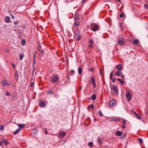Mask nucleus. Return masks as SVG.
Segmentation results:
<instances>
[{
	"instance_id": "09e8293b",
	"label": "nucleus",
	"mask_w": 148,
	"mask_h": 148,
	"mask_svg": "<svg viewBox=\"0 0 148 148\" xmlns=\"http://www.w3.org/2000/svg\"><path fill=\"white\" fill-rule=\"evenodd\" d=\"M144 6L145 8H148V5H147V4H144Z\"/></svg>"
},
{
	"instance_id": "79ce46f5",
	"label": "nucleus",
	"mask_w": 148,
	"mask_h": 148,
	"mask_svg": "<svg viewBox=\"0 0 148 148\" xmlns=\"http://www.w3.org/2000/svg\"><path fill=\"white\" fill-rule=\"evenodd\" d=\"M116 78H112L111 79L112 80V81L113 83H114L116 82Z\"/></svg>"
},
{
	"instance_id": "774afa93",
	"label": "nucleus",
	"mask_w": 148,
	"mask_h": 148,
	"mask_svg": "<svg viewBox=\"0 0 148 148\" xmlns=\"http://www.w3.org/2000/svg\"><path fill=\"white\" fill-rule=\"evenodd\" d=\"M123 8V6H122L121 7V8Z\"/></svg>"
},
{
	"instance_id": "338daca9",
	"label": "nucleus",
	"mask_w": 148,
	"mask_h": 148,
	"mask_svg": "<svg viewBox=\"0 0 148 148\" xmlns=\"http://www.w3.org/2000/svg\"><path fill=\"white\" fill-rule=\"evenodd\" d=\"M1 142L0 141V146L1 145Z\"/></svg>"
},
{
	"instance_id": "e2e57ef3",
	"label": "nucleus",
	"mask_w": 148,
	"mask_h": 148,
	"mask_svg": "<svg viewBox=\"0 0 148 148\" xmlns=\"http://www.w3.org/2000/svg\"><path fill=\"white\" fill-rule=\"evenodd\" d=\"M79 89L80 90H81L82 89V87L81 86L79 87Z\"/></svg>"
},
{
	"instance_id": "b1692460",
	"label": "nucleus",
	"mask_w": 148,
	"mask_h": 148,
	"mask_svg": "<svg viewBox=\"0 0 148 148\" xmlns=\"http://www.w3.org/2000/svg\"><path fill=\"white\" fill-rule=\"evenodd\" d=\"M18 126L21 129V128H23L25 127V125L23 124H19L18 125Z\"/></svg>"
},
{
	"instance_id": "ddd939ff",
	"label": "nucleus",
	"mask_w": 148,
	"mask_h": 148,
	"mask_svg": "<svg viewBox=\"0 0 148 148\" xmlns=\"http://www.w3.org/2000/svg\"><path fill=\"white\" fill-rule=\"evenodd\" d=\"M122 74V72L120 71H116L114 73V75L115 76H119L120 75Z\"/></svg>"
},
{
	"instance_id": "a211bd4d",
	"label": "nucleus",
	"mask_w": 148,
	"mask_h": 148,
	"mask_svg": "<svg viewBox=\"0 0 148 148\" xmlns=\"http://www.w3.org/2000/svg\"><path fill=\"white\" fill-rule=\"evenodd\" d=\"M123 133L120 131H118L116 132V135L118 136H120L123 134Z\"/></svg>"
},
{
	"instance_id": "37998d69",
	"label": "nucleus",
	"mask_w": 148,
	"mask_h": 148,
	"mask_svg": "<svg viewBox=\"0 0 148 148\" xmlns=\"http://www.w3.org/2000/svg\"><path fill=\"white\" fill-rule=\"evenodd\" d=\"M18 21H14V24L15 25H18Z\"/></svg>"
},
{
	"instance_id": "58836bf2",
	"label": "nucleus",
	"mask_w": 148,
	"mask_h": 148,
	"mask_svg": "<svg viewBox=\"0 0 148 148\" xmlns=\"http://www.w3.org/2000/svg\"><path fill=\"white\" fill-rule=\"evenodd\" d=\"M79 23L78 22H77L76 23H75L74 25L75 26H79Z\"/></svg>"
},
{
	"instance_id": "72a5a7b5",
	"label": "nucleus",
	"mask_w": 148,
	"mask_h": 148,
	"mask_svg": "<svg viewBox=\"0 0 148 148\" xmlns=\"http://www.w3.org/2000/svg\"><path fill=\"white\" fill-rule=\"evenodd\" d=\"M22 45H24L25 44V41L24 39L22 40Z\"/></svg>"
},
{
	"instance_id": "412c9836",
	"label": "nucleus",
	"mask_w": 148,
	"mask_h": 148,
	"mask_svg": "<svg viewBox=\"0 0 148 148\" xmlns=\"http://www.w3.org/2000/svg\"><path fill=\"white\" fill-rule=\"evenodd\" d=\"M2 141L3 143H5L6 145H8L9 144V142L5 139H3Z\"/></svg>"
},
{
	"instance_id": "dca6fc26",
	"label": "nucleus",
	"mask_w": 148,
	"mask_h": 148,
	"mask_svg": "<svg viewBox=\"0 0 148 148\" xmlns=\"http://www.w3.org/2000/svg\"><path fill=\"white\" fill-rule=\"evenodd\" d=\"M15 79L16 81H17L18 79V72L16 71H15Z\"/></svg>"
},
{
	"instance_id": "f8f14e48",
	"label": "nucleus",
	"mask_w": 148,
	"mask_h": 148,
	"mask_svg": "<svg viewBox=\"0 0 148 148\" xmlns=\"http://www.w3.org/2000/svg\"><path fill=\"white\" fill-rule=\"evenodd\" d=\"M74 33L75 34V38H76L77 36L80 35V31L77 29L75 31Z\"/></svg>"
},
{
	"instance_id": "c9c22d12",
	"label": "nucleus",
	"mask_w": 148,
	"mask_h": 148,
	"mask_svg": "<svg viewBox=\"0 0 148 148\" xmlns=\"http://www.w3.org/2000/svg\"><path fill=\"white\" fill-rule=\"evenodd\" d=\"M120 121V119H113L111 120V121Z\"/></svg>"
},
{
	"instance_id": "393cba45",
	"label": "nucleus",
	"mask_w": 148,
	"mask_h": 148,
	"mask_svg": "<svg viewBox=\"0 0 148 148\" xmlns=\"http://www.w3.org/2000/svg\"><path fill=\"white\" fill-rule=\"evenodd\" d=\"M117 79L119 81L122 85H123L124 84V82L123 80H122L120 78H118Z\"/></svg>"
},
{
	"instance_id": "6e6d98bb",
	"label": "nucleus",
	"mask_w": 148,
	"mask_h": 148,
	"mask_svg": "<svg viewBox=\"0 0 148 148\" xmlns=\"http://www.w3.org/2000/svg\"><path fill=\"white\" fill-rule=\"evenodd\" d=\"M12 64L13 67L14 68H15V65H14V64H13V63H12Z\"/></svg>"
},
{
	"instance_id": "4be33fe9",
	"label": "nucleus",
	"mask_w": 148,
	"mask_h": 148,
	"mask_svg": "<svg viewBox=\"0 0 148 148\" xmlns=\"http://www.w3.org/2000/svg\"><path fill=\"white\" fill-rule=\"evenodd\" d=\"M133 43L134 44L136 45L139 43V41L138 39H136L134 40Z\"/></svg>"
},
{
	"instance_id": "cd10ccee",
	"label": "nucleus",
	"mask_w": 148,
	"mask_h": 148,
	"mask_svg": "<svg viewBox=\"0 0 148 148\" xmlns=\"http://www.w3.org/2000/svg\"><path fill=\"white\" fill-rule=\"evenodd\" d=\"M98 142L99 144H100L101 143L102 140V139L101 138H100L99 137H98Z\"/></svg>"
},
{
	"instance_id": "423d86ee",
	"label": "nucleus",
	"mask_w": 148,
	"mask_h": 148,
	"mask_svg": "<svg viewBox=\"0 0 148 148\" xmlns=\"http://www.w3.org/2000/svg\"><path fill=\"white\" fill-rule=\"evenodd\" d=\"M126 92H127L126 94V98L128 99L129 101H130L132 98V95H130L129 91L127 90Z\"/></svg>"
},
{
	"instance_id": "a878e982",
	"label": "nucleus",
	"mask_w": 148,
	"mask_h": 148,
	"mask_svg": "<svg viewBox=\"0 0 148 148\" xmlns=\"http://www.w3.org/2000/svg\"><path fill=\"white\" fill-rule=\"evenodd\" d=\"M20 59V60H22L24 56V55L22 54H20L19 55Z\"/></svg>"
},
{
	"instance_id": "aec40b11",
	"label": "nucleus",
	"mask_w": 148,
	"mask_h": 148,
	"mask_svg": "<svg viewBox=\"0 0 148 148\" xmlns=\"http://www.w3.org/2000/svg\"><path fill=\"white\" fill-rule=\"evenodd\" d=\"M10 17L9 16H6L5 19V21L6 23H9L10 21Z\"/></svg>"
},
{
	"instance_id": "052dcab7",
	"label": "nucleus",
	"mask_w": 148,
	"mask_h": 148,
	"mask_svg": "<svg viewBox=\"0 0 148 148\" xmlns=\"http://www.w3.org/2000/svg\"><path fill=\"white\" fill-rule=\"evenodd\" d=\"M33 63L34 64H36V62H35V58H34L33 60Z\"/></svg>"
},
{
	"instance_id": "f3484780",
	"label": "nucleus",
	"mask_w": 148,
	"mask_h": 148,
	"mask_svg": "<svg viewBox=\"0 0 148 148\" xmlns=\"http://www.w3.org/2000/svg\"><path fill=\"white\" fill-rule=\"evenodd\" d=\"M82 69L81 68L79 67L78 69V74L81 75L82 74Z\"/></svg>"
},
{
	"instance_id": "bf43d9fd",
	"label": "nucleus",
	"mask_w": 148,
	"mask_h": 148,
	"mask_svg": "<svg viewBox=\"0 0 148 148\" xmlns=\"http://www.w3.org/2000/svg\"><path fill=\"white\" fill-rule=\"evenodd\" d=\"M86 0H82V3H84L85 1H86Z\"/></svg>"
},
{
	"instance_id": "e433bc0d",
	"label": "nucleus",
	"mask_w": 148,
	"mask_h": 148,
	"mask_svg": "<svg viewBox=\"0 0 148 148\" xmlns=\"http://www.w3.org/2000/svg\"><path fill=\"white\" fill-rule=\"evenodd\" d=\"M5 95L7 96H10L11 95L10 93L9 92H8V90H6V93H5Z\"/></svg>"
},
{
	"instance_id": "49530a36",
	"label": "nucleus",
	"mask_w": 148,
	"mask_h": 148,
	"mask_svg": "<svg viewBox=\"0 0 148 148\" xmlns=\"http://www.w3.org/2000/svg\"><path fill=\"white\" fill-rule=\"evenodd\" d=\"M120 17L121 18H123L124 16V14L123 13H121L119 15Z\"/></svg>"
},
{
	"instance_id": "1a4fd4ad",
	"label": "nucleus",
	"mask_w": 148,
	"mask_h": 148,
	"mask_svg": "<svg viewBox=\"0 0 148 148\" xmlns=\"http://www.w3.org/2000/svg\"><path fill=\"white\" fill-rule=\"evenodd\" d=\"M118 42L119 44L122 45L124 43V39L121 38L118 40Z\"/></svg>"
},
{
	"instance_id": "6e6552de",
	"label": "nucleus",
	"mask_w": 148,
	"mask_h": 148,
	"mask_svg": "<svg viewBox=\"0 0 148 148\" xmlns=\"http://www.w3.org/2000/svg\"><path fill=\"white\" fill-rule=\"evenodd\" d=\"M94 41L92 40H90L89 41L88 47L91 49L93 47Z\"/></svg>"
},
{
	"instance_id": "864d4df0",
	"label": "nucleus",
	"mask_w": 148,
	"mask_h": 148,
	"mask_svg": "<svg viewBox=\"0 0 148 148\" xmlns=\"http://www.w3.org/2000/svg\"><path fill=\"white\" fill-rule=\"evenodd\" d=\"M34 85L33 83L32 82H31L30 84V86L31 87H33Z\"/></svg>"
},
{
	"instance_id": "c03bdc74",
	"label": "nucleus",
	"mask_w": 148,
	"mask_h": 148,
	"mask_svg": "<svg viewBox=\"0 0 148 148\" xmlns=\"http://www.w3.org/2000/svg\"><path fill=\"white\" fill-rule=\"evenodd\" d=\"M75 73V71L74 70H71L70 71V73L71 74L73 75Z\"/></svg>"
},
{
	"instance_id": "a18cd8bd",
	"label": "nucleus",
	"mask_w": 148,
	"mask_h": 148,
	"mask_svg": "<svg viewBox=\"0 0 148 148\" xmlns=\"http://www.w3.org/2000/svg\"><path fill=\"white\" fill-rule=\"evenodd\" d=\"M136 116L139 119H141V117L138 114H137L136 115Z\"/></svg>"
},
{
	"instance_id": "2eb2a0df",
	"label": "nucleus",
	"mask_w": 148,
	"mask_h": 148,
	"mask_svg": "<svg viewBox=\"0 0 148 148\" xmlns=\"http://www.w3.org/2000/svg\"><path fill=\"white\" fill-rule=\"evenodd\" d=\"M39 105L41 107H45L46 106L45 103L43 101H41L40 102Z\"/></svg>"
},
{
	"instance_id": "4d7b16f0",
	"label": "nucleus",
	"mask_w": 148,
	"mask_h": 148,
	"mask_svg": "<svg viewBox=\"0 0 148 148\" xmlns=\"http://www.w3.org/2000/svg\"><path fill=\"white\" fill-rule=\"evenodd\" d=\"M11 16L12 18L13 19L14 18V17L12 14H11Z\"/></svg>"
},
{
	"instance_id": "4468645a",
	"label": "nucleus",
	"mask_w": 148,
	"mask_h": 148,
	"mask_svg": "<svg viewBox=\"0 0 148 148\" xmlns=\"http://www.w3.org/2000/svg\"><path fill=\"white\" fill-rule=\"evenodd\" d=\"M116 68L119 71H121L122 70V67L121 64H120L117 65Z\"/></svg>"
},
{
	"instance_id": "7ed1b4c3",
	"label": "nucleus",
	"mask_w": 148,
	"mask_h": 148,
	"mask_svg": "<svg viewBox=\"0 0 148 148\" xmlns=\"http://www.w3.org/2000/svg\"><path fill=\"white\" fill-rule=\"evenodd\" d=\"M1 85L3 86H9L11 84V83L6 80H2L1 82Z\"/></svg>"
},
{
	"instance_id": "f704fd0d",
	"label": "nucleus",
	"mask_w": 148,
	"mask_h": 148,
	"mask_svg": "<svg viewBox=\"0 0 148 148\" xmlns=\"http://www.w3.org/2000/svg\"><path fill=\"white\" fill-rule=\"evenodd\" d=\"M113 72L112 71L111 72L110 76V79H112V77L113 76Z\"/></svg>"
},
{
	"instance_id": "680f3d73",
	"label": "nucleus",
	"mask_w": 148,
	"mask_h": 148,
	"mask_svg": "<svg viewBox=\"0 0 148 148\" xmlns=\"http://www.w3.org/2000/svg\"><path fill=\"white\" fill-rule=\"evenodd\" d=\"M122 126L123 128H125V125H122Z\"/></svg>"
},
{
	"instance_id": "bb28decb",
	"label": "nucleus",
	"mask_w": 148,
	"mask_h": 148,
	"mask_svg": "<svg viewBox=\"0 0 148 148\" xmlns=\"http://www.w3.org/2000/svg\"><path fill=\"white\" fill-rule=\"evenodd\" d=\"M17 95V93H13L11 96L13 99H14V97H15Z\"/></svg>"
},
{
	"instance_id": "f03ea898",
	"label": "nucleus",
	"mask_w": 148,
	"mask_h": 148,
	"mask_svg": "<svg viewBox=\"0 0 148 148\" xmlns=\"http://www.w3.org/2000/svg\"><path fill=\"white\" fill-rule=\"evenodd\" d=\"M59 77L56 74H54L52 75L51 81L53 83H56L59 82Z\"/></svg>"
},
{
	"instance_id": "c85d7f7f",
	"label": "nucleus",
	"mask_w": 148,
	"mask_h": 148,
	"mask_svg": "<svg viewBox=\"0 0 148 148\" xmlns=\"http://www.w3.org/2000/svg\"><path fill=\"white\" fill-rule=\"evenodd\" d=\"M94 106L93 104L90 105V106H88V108H90L92 110H93L94 109Z\"/></svg>"
},
{
	"instance_id": "a19ab883",
	"label": "nucleus",
	"mask_w": 148,
	"mask_h": 148,
	"mask_svg": "<svg viewBox=\"0 0 148 148\" xmlns=\"http://www.w3.org/2000/svg\"><path fill=\"white\" fill-rule=\"evenodd\" d=\"M138 141L140 143H142L143 142V139L141 138H139Z\"/></svg>"
},
{
	"instance_id": "6ab92c4d",
	"label": "nucleus",
	"mask_w": 148,
	"mask_h": 148,
	"mask_svg": "<svg viewBox=\"0 0 148 148\" xmlns=\"http://www.w3.org/2000/svg\"><path fill=\"white\" fill-rule=\"evenodd\" d=\"M21 130V128H18V129H17L14 132V135L18 133V132L20 131Z\"/></svg>"
},
{
	"instance_id": "13d9d810",
	"label": "nucleus",
	"mask_w": 148,
	"mask_h": 148,
	"mask_svg": "<svg viewBox=\"0 0 148 148\" xmlns=\"http://www.w3.org/2000/svg\"><path fill=\"white\" fill-rule=\"evenodd\" d=\"M132 112H133V114H135V115H136L137 114L135 112L133 111H132Z\"/></svg>"
},
{
	"instance_id": "39448f33",
	"label": "nucleus",
	"mask_w": 148,
	"mask_h": 148,
	"mask_svg": "<svg viewBox=\"0 0 148 148\" xmlns=\"http://www.w3.org/2000/svg\"><path fill=\"white\" fill-rule=\"evenodd\" d=\"M99 25L97 24H95L92 25L91 30L93 31H96L98 30Z\"/></svg>"
},
{
	"instance_id": "69168bd1",
	"label": "nucleus",
	"mask_w": 148,
	"mask_h": 148,
	"mask_svg": "<svg viewBox=\"0 0 148 148\" xmlns=\"http://www.w3.org/2000/svg\"><path fill=\"white\" fill-rule=\"evenodd\" d=\"M35 54H34V56H33V57H34V59L35 58Z\"/></svg>"
},
{
	"instance_id": "ea45409f",
	"label": "nucleus",
	"mask_w": 148,
	"mask_h": 148,
	"mask_svg": "<svg viewBox=\"0 0 148 148\" xmlns=\"http://www.w3.org/2000/svg\"><path fill=\"white\" fill-rule=\"evenodd\" d=\"M88 145L89 146L91 147L93 146V143L92 142H90L88 143Z\"/></svg>"
},
{
	"instance_id": "3c124183",
	"label": "nucleus",
	"mask_w": 148,
	"mask_h": 148,
	"mask_svg": "<svg viewBox=\"0 0 148 148\" xmlns=\"http://www.w3.org/2000/svg\"><path fill=\"white\" fill-rule=\"evenodd\" d=\"M4 128V126L3 125H1L0 126V130H3Z\"/></svg>"
},
{
	"instance_id": "20e7f679",
	"label": "nucleus",
	"mask_w": 148,
	"mask_h": 148,
	"mask_svg": "<svg viewBox=\"0 0 148 148\" xmlns=\"http://www.w3.org/2000/svg\"><path fill=\"white\" fill-rule=\"evenodd\" d=\"M109 105L110 107H114L116 105V100H112L109 103Z\"/></svg>"
},
{
	"instance_id": "2f4dec72",
	"label": "nucleus",
	"mask_w": 148,
	"mask_h": 148,
	"mask_svg": "<svg viewBox=\"0 0 148 148\" xmlns=\"http://www.w3.org/2000/svg\"><path fill=\"white\" fill-rule=\"evenodd\" d=\"M98 113L99 115L101 117L103 116V115L102 114V112H101V111H100V110L98 112Z\"/></svg>"
},
{
	"instance_id": "9b49d317",
	"label": "nucleus",
	"mask_w": 148,
	"mask_h": 148,
	"mask_svg": "<svg viewBox=\"0 0 148 148\" xmlns=\"http://www.w3.org/2000/svg\"><path fill=\"white\" fill-rule=\"evenodd\" d=\"M66 135V134L63 131L62 132H61L59 134V136H61L63 138Z\"/></svg>"
},
{
	"instance_id": "5fc2aeb1",
	"label": "nucleus",
	"mask_w": 148,
	"mask_h": 148,
	"mask_svg": "<svg viewBox=\"0 0 148 148\" xmlns=\"http://www.w3.org/2000/svg\"><path fill=\"white\" fill-rule=\"evenodd\" d=\"M45 134H47L48 133L46 129H45Z\"/></svg>"
},
{
	"instance_id": "473e14b6",
	"label": "nucleus",
	"mask_w": 148,
	"mask_h": 148,
	"mask_svg": "<svg viewBox=\"0 0 148 148\" xmlns=\"http://www.w3.org/2000/svg\"><path fill=\"white\" fill-rule=\"evenodd\" d=\"M47 94H53V92L52 90H49L47 92Z\"/></svg>"
},
{
	"instance_id": "de8ad7c7",
	"label": "nucleus",
	"mask_w": 148,
	"mask_h": 148,
	"mask_svg": "<svg viewBox=\"0 0 148 148\" xmlns=\"http://www.w3.org/2000/svg\"><path fill=\"white\" fill-rule=\"evenodd\" d=\"M121 77L122 79H123V80H124V78H125V77H124V75L122 74V73L121 74Z\"/></svg>"
},
{
	"instance_id": "4c0bfd02",
	"label": "nucleus",
	"mask_w": 148,
	"mask_h": 148,
	"mask_svg": "<svg viewBox=\"0 0 148 148\" xmlns=\"http://www.w3.org/2000/svg\"><path fill=\"white\" fill-rule=\"evenodd\" d=\"M94 70V69L93 68H92L91 69L89 68L88 69V71H90L91 72L93 71Z\"/></svg>"
},
{
	"instance_id": "c756f323",
	"label": "nucleus",
	"mask_w": 148,
	"mask_h": 148,
	"mask_svg": "<svg viewBox=\"0 0 148 148\" xmlns=\"http://www.w3.org/2000/svg\"><path fill=\"white\" fill-rule=\"evenodd\" d=\"M76 38H76L77 40V41H78V40H80L81 39V36H80V35H79L77 36Z\"/></svg>"
},
{
	"instance_id": "9d476101",
	"label": "nucleus",
	"mask_w": 148,
	"mask_h": 148,
	"mask_svg": "<svg viewBox=\"0 0 148 148\" xmlns=\"http://www.w3.org/2000/svg\"><path fill=\"white\" fill-rule=\"evenodd\" d=\"M79 14L77 12H76L75 14L74 19L75 21H76L78 20L79 18Z\"/></svg>"
},
{
	"instance_id": "603ef678",
	"label": "nucleus",
	"mask_w": 148,
	"mask_h": 148,
	"mask_svg": "<svg viewBox=\"0 0 148 148\" xmlns=\"http://www.w3.org/2000/svg\"><path fill=\"white\" fill-rule=\"evenodd\" d=\"M41 48V46L40 45H38V50H40Z\"/></svg>"
},
{
	"instance_id": "0e129e2a",
	"label": "nucleus",
	"mask_w": 148,
	"mask_h": 148,
	"mask_svg": "<svg viewBox=\"0 0 148 148\" xmlns=\"http://www.w3.org/2000/svg\"><path fill=\"white\" fill-rule=\"evenodd\" d=\"M34 70H35V68H34V69L33 70V73H34Z\"/></svg>"
},
{
	"instance_id": "0eeeda50",
	"label": "nucleus",
	"mask_w": 148,
	"mask_h": 148,
	"mask_svg": "<svg viewBox=\"0 0 148 148\" xmlns=\"http://www.w3.org/2000/svg\"><path fill=\"white\" fill-rule=\"evenodd\" d=\"M91 82L93 86L95 88L96 87V85L95 79L94 77L92 76L91 77Z\"/></svg>"
},
{
	"instance_id": "8fccbe9b",
	"label": "nucleus",
	"mask_w": 148,
	"mask_h": 148,
	"mask_svg": "<svg viewBox=\"0 0 148 148\" xmlns=\"http://www.w3.org/2000/svg\"><path fill=\"white\" fill-rule=\"evenodd\" d=\"M124 125H125L126 124V122L125 120H123L122 121Z\"/></svg>"
},
{
	"instance_id": "5701e85b",
	"label": "nucleus",
	"mask_w": 148,
	"mask_h": 148,
	"mask_svg": "<svg viewBox=\"0 0 148 148\" xmlns=\"http://www.w3.org/2000/svg\"><path fill=\"white\" fill-rule=\"evenodd\" d=\"M91 98L93 100H95L96 99V95L95 94H93L91 96Z\"/></svg>"
},
{
	"instance_id": "7c9ffc66",
	"label": "nucleus",
	"mask_w": 148,
	"mask_h": 148,
	"mask_svg": "<svg viewBox=\"0 0 148 148\" xmlns=\"http://www.w3.org/2000/svg\"><path fill=\"white\" fill-rule=\"evenodd\" d=\"M44 51L43 50H41L39 52V54L40 55H42L44 54Z\"/></svg>"
},
{
	"instance_id": "f257e3e1",
	"label": "nucleus",
	"mask_w": 148,
	"mask_h": 148,
	"mask_svg": "<svg viewBox=\"0 0 148 148\" xmlns=\"http://www.w3.org/2000/svg\"><path fill=\"white\" fill-rule=\"evenodd\" d=\"M111 93L112 94L114 95L115 93L117 95L118 94V90L116 87L114 85H112L111 87Z\"/></svg>"
}]
</instances>
